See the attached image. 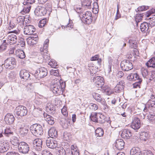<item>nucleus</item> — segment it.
I'll return each instance as SVG.
<instances>
[{
	"instance_id": "obj_1",
	"label": "nucleus",
	"mask_w": 155,
	"mask_h": 155,
	"mask_svg": "<svg viewBox=\"0 0 155 155\" xmlns=\"http://www.w3.org/2000/svg\"><path fill=\"white\" fill-rule=\"evenodd\" d=\"M49 42V40L48 39H47L45 40L43 45V48H41L40 49V53L41 56V59L42 58L43 59L46 60H49L50 59L49 54L48 53Z\"/></svg>"
},
{
	"instance_id": "obj_2",
	"label": "nucleus",
	"mask_w": 155,
	"mask_h": 155,
	"mask_svg": "<svg viewBox=\"0 0 155 155\" xmlns=\"http://www.w3.org/2000/svg\"><path fill=\"white\" fill-rule=\"evenodd\" d=\"M30 130L31 133L36 137H39L43 134V129L42 126L39 124H36L31 125Z\"/></svg>"
},
{
	"instance_id": "obj_3",
	"label": "nucleus",
	"mask_w": 155,
	"mask_h": 155,
	"mask_svg": "<svg viewBox=\"0 0 155 155\" xmlns=\"http://www.w3.org/2000/svg\"><path fill=\"white\" fill-rule=\"evenodd\" d=\"M18 149L20 153L27 154L30 151V147L28 144L26 142H21L18 145Z\"/></svg>"
},
{
	"instance_id": "obj_4",
	"label": "nucleus",
	"mask_w": 155,
	"mask_h": 155,
	"mask_svg": "<svg viewBox=\"0 0 155 155\" xmlns=\"http://www.w3.org/2000/svg\"><path fill=\"white\" fill-rule=\"evenodd\" d=\"M3 64L6 68L12 69L16 66V60L13 58H9L5 61Z\"/></svg>"
},
{
	"instance_id": "obj_5",
	"label": "nucleus",
	"mask_w": 155,
	"mask_h": 155,
	"mask_svg": "<svg viewBox=\"0 0 155 155\" xmlns=\"http://www.w3.org/2000/svg\"><path fill=\"white\" fill-rule=\"evenodd\" d=\"M48 74L47 69L44 67H41L38 69L35 74V76L38 79L46 76Z\"/></svg>"
},
{
	"instance_id": "obj_6",
	"label": "nucleus",
	"mask_w": 155,
	"mask_h": 155,
	"mask_svg": "<svg viewBox=\"0 0 155 155\" xmlns=\"http://www.w3.org/2000/svg\"><path fill=\"white\" fill-rule=\"evenodd\" d=\"M15 112L17 116L23 117L27 114L28 110L26 107L23 106L19 105L16 107Z\"/></svg>"
},
{
	"instance_id": "obj_7",
	"label": "nucleus",
	"mask_w": 155,
	"mask_h": 155,
	"mask_svg": "<svg viewBox=\"0 0 155 155\" xmlns=\"http://www.w3.org/2000/svg\"><path fill=\"white\" fill-rule=\"evenodd\" d=\"M45 7H38L36 8L34 12L35 15L37 16H44L47 14L49 15V11Z\"/></svg>"
},
{
	"instance_id": "obj_8",
	"label": "nucleus",
	"mask_w": 155,
	"mask_h": 155,
	"mask_svg": "<svg viewBox=\"0 0 155 155\" xmlns=\"http://www.w3.org/2000/svg\"><path fill=\"white\" fill-rule=\"evenodd\" d=\"M42 141L41 139L37 138L35 139L33 142L34 148L36 151H40L42 149Z\"/></svg>"
},
{
	"instance_id": "obj_9",
	"label": "nucleus",
	"mask_w": 155,
	"mask_h": 155,
	"mask_svg": "<svg viewBox=\"0 0 155 155\" xmlns=\"http://www.w3.org/2000/svg\"><path fill=\"white\" fill-rule=\"evenodd\" d=\"M120 65L122 69L124 71H128L133 68L131 63L127 60L122 61L121 62Z\"/></svg>"
},
{
	"instance_id": "obj_10",
	"label": "nucleus",
	"mask_w": 155,
	"mask_h": 155,
	"mask_svg": "<svg viewBox=\"0 0 155 155\" xmlns=\"http://www.w3.org/2000/svg\"><path fill=\"white\" fill-rule=\"evenodd\" d=\"M93 78V82L95 85L97 87H101L104 85V80L103 77L100 76H97Z\"/></svg>"
},
{
	"instance_id": "obj_11",
	"label": "nucleus",
	"mask_w": 155,
	"mask_h": 155,
	"mask_svg": "<svg viewBox=\"0 0 155 155\" xmlns=\"http://www.w3.org/2000/svg\"><path fill=\"white\" fill-rule=\"evenodd\" d=\"M46 143L47 146L49 148L56 149L58 147L57 141L54 139L48 138L46 140Z\"/></svg>"
},
{
	"instance_id": "obj_12",
	"label": "nucleus",
	"mask_w": 155,
	"mask_h": 155,
	"mask_svg": "<svg viewBox=\"0 0 155 155\" xmlns=\"http://www.w3.org/2000/svg\"><path fill=\"white\" fill-rule=\"evenodd\" d=\"M155 105V97L153 94H152L150 96V98L148 100L145 105V108L143 110L144 111H145L147 109V108H150L153 107Z\"/></svg>"
},
{
	"instance_id": "obj_13",
	"label": "nucleus",
	"mask_w": 155,
	"mask_h": 155,
	"mask_svg": "<svg viewBox=\"0 0 155 155\" xmlns=\"http://www.w3.org/2000/svg\"><path fill=\"white\" fill-rule=\"evenodd\" d=\"M140 119L137 117H134L131 124L132 128L134 130L138 129L140 127Z\"/></svg>"
},
{
	"instance_id": "obj_14",
	"label": "nucleus",
	"mask_w": 155,
	"mask_h": 155,
	"mask_svg": "<svg viewBox=\"0 0 155 155\" xmlns=\"http://www.w3.org/2000/svg\"><path fill=\"white\" fill-rule=\"evenodd\" d=\"M36 29L33 26L29 25H26L24 28V33L25 35H31L35 31Z\"/></svg>"
},
{
	"instance_id": "obj_15",
	"label": "nucleus",
	"mask_w": 155,
	"mask_h": 155,
	"mask_svg": "<svg viewBox=\"0 0 155 155\" xmlns=\"http://www.w3.org/2000/svg\"><path fill=\"white\" fill-rule=\"evenodd\" d=\"M9 148V143L6 141L0 143V153H4L7 151Z\"/></svg>"
},
{
	"instance_id": "obj_16",
	"label": "nucleus",
	"mask_w": 155,
	"mask_h": 155,
	"mask_svg": "<svg viewBox=\"0 0 155 155\" xmlns=\"http://www.w3.org/2000/svg\"><path fill=\"white\" fill-rule=\"evenodd\" d=\"M15 120V117L12 114H8L5 116L4 120L7 124L10 125L13 123Z\"/></svg>"
},
{
	"instance_id": "obj_17",
	"label": "nucleus",
	"mask_w": 155,
	"mask_h": 155,
	"mask_svg": "<svg viewBox=\"0 0 155 155\" xmlns=\"http://www.w3.org/2000/svg\"><path fill=\"white\" fill-rule=\"evenodd\" d=\"M98 123L100 124L104 123L105 121L110 123V119L109 117H107L103 114L100 113H98Z\"/></svg>"
},
{
	"instance_id": "obj_18",
	"label": "nucleus",
	"mask_w": 155,
	"mask_h": 155,
	"mask_svg": "<svg viewBox=\"0 0 155 155\" xmlns=\"http://www.w3.org/2000/svg\"><path fill=\"white\" fill-rule=\"evenodd\" d=\"M6 39L7 43L10 45L15 44L18 40L17 36L14 34L8 35Z\"/></svg>"
},
{
	"instance_id": "obj_19",
	"label": "nucleus",
	"mask_w": 155,
	"mask_h": 155,
	"mask_svg": "<svg viewBox=\"0 0 155 155\" xmlns=\"http://www.w3.org/2000/svg\"><path fill=\"white\" fill-rule=\"evenodd\" d=\"M132 136L131 131L128 129H124L122 131L121 136L122 138L127 139H130Z\"/></svg>"
},
{
	"instance_id": "obj_20",
	"label": "nucleus",
	"mask_w": 155,
	"mask_h": 155,
	"mask_svg": "<svg viewBox=\"0 0 155 155\" xmlns=\"http://www.w3.org/2000/svg\"><path fill=\"white\" fill-rule=\"evenodd\" d=\"M149 26L147 22H143L140 26V29L142 32H144L143 36H146L149 34L148 30Z\"/></svg>"
},
{
	"instance_id": "obj_21",
	"label": "nucleus",
	"mask_w": 155,
	"mask_h": 155,
	"mask_svg": "<svg viewBox=\"0 0 155 155\" xmlns=\"http://www.w3.org/2000/svg\"><path fill=\"white\" fill-rule=\"evenodd\" d=\"M124 81H120L114 88V91L117 93L122 91L124 87Z\"/></svg>"
},
{
	"instance_id": "obj_22",
	"label": "nucleus",
	"mask_w": 155,
	"mask_h": 155,
	"mask_svg": "<svg viewBox=\"0 0 155 155\" xmlns=\"http://www.w3.org/2000/svg\"><path fill=\"white\" fill-rule=\"evenodd\" d=\"M51 90L53 93L55 94H60L61 93V89L60 85H58L57 82L51 86Z\"/></svg>"
},
{
	"instance_id": "obj_23",
	"label": "nucleus",
	"mask_w": 155,
	"mask_h": 155,
	"mask_svg": "<svg viewBox=\"0 0 155 155\" xmlns=\"http://www.w3.org/2000/svg\"><path fill=\"white\" fill-rule=\"evenodd\" d=\"M35 2V0H31L30 1V0H28V2H24L23 3V4L25 5V6H24L23 10V11L21 12L22 13L24 12V13H26L29 12L30 11L31 6L26 5V4H27V3H30V4H32L33 3Z\"/></svg>"
},
{
	"instance_id": "obj_24",
	"label": "nucleus",
	"mask_w": 155,
	"mask_h": 155,
	"mask_svg": "<svg viewBox=\"0 0 155 155\" xmlns=\"http://www.w3.org/2000/svg\"><path fill=\"white\" fill-rule=\"evenodd\" d=\"M124 142L123 140L121 139L117 140L116 141L115 147L119 150H121L124 148Z\"/></svg>"
},
{
	"instance_id": "obj_25",
	"label": "nucleus",
	"mask_w": 155,
	"mask_h": 155,
	"mask_svg": "<svg viewBox=\"0 0 155 155\" xmlns=\"http://www.w3.org/2000/svg\"><path fill=\"white\" fill-rule=\"evenodd\" d=\"M38 40V38L37 37H31L27 39L28 44L31 46L35 45L37 43Z\"/></svg>"
},
{
	"instance_id": "obj_26",
	"label": "nucleus",
	"mask_w": 155,
	"mask_h": 155,
	"mask_svg": "<svg viewBox=\"0 0 155 155\" xmlns=\"http://www.w3.org/2000/svg\"><path fill=\"white\" fill-rule=\"evenodd\" d=\"M20 77L23 79L24 80H28L30 78V74L28 72L25 70H21L20 73Z\"/></svg>"
},
{
	"instance_id": "obj_27",
	"label": "nucleus",
	"mask_w": 155,
	"mask_h": 155,
	"mask_svg": "<svg viewBox=\"0 0 155 155\" xmlns=\"http://www.w3.org/2000/svg\"><path fill=\"white\" fill-rule=\"evenodd\" d=\"M48 135L52 138L56 137L58 135L57 131L54 128H51L48 131Z\"/></svg>"
},
{
	"instance_id": "obj_28",
	"label": "nucleus",
	"mask_w": 155,
	"mask_h": 155,
	"mask_svg": "<svg viewBox=\"0 0 155 155\" xmlns=\"http://www.w3.org/2000/svg\"><path fill=\"white\" fill-rule=\"evenodd\" d=\"M130 155H142L141 151L138 147H134L130 151Z\"/></svg>"
},
{
	"instance_id": "obj_29",
	"label": "nucleus",
	"mask_w": 155,
	"mask_h": 155,
	"mask_svg": "<svg viewBox=\"0 0 155 155\" xmlns=\"http://www.w3.org/2000/svg\"><path fill=\"white\" fill-rule=\"evenodd\" d=\"M10 141L11 143L14 146L18 145L20 143L18 138L15 136H12L11 137Z\"/></svg>"
},
{
	"instance_id": "obj_30",
	"label": "nucleus",
	"mask_w": 155,
	"mask_h": 155,
	"mask_svg": "<svg viewBox=\"0 0 155 155\" xmlns=\"http://www.w3.org/2000/svg\"><path fill=\"white\" fill-rule=\"evenodd\" d=\"M146 65L148 67H155V58L153 57L150 59L146 63Z\"/></svg>"
},
{
	"instance_id": "obj_31",
	"label": "nucleus",
	"mask_w": 155,
	"mask_h": 155,
	"mask_svg": "<svg viewBox=\"0 0 155 155\" xmlns=\"http://www.w3.org/2000/svg\"><path fill=\"white\" fill-rule=\"evenodd\" d=\"M15 54L17 56L21 59H23L25 57L24 51L20 49H18L16 50L15 51Z\"/></svg>"
},
{
	"instance_id": "obj_32",
	"label": "nucleus",
	"mask_w": 155,
	"mask_h": 155,
	"mask_svg": "<svg viewBox=\"0 0 155 155\" xmlns=\"http://www.w3.org/2000/svg\"><path fill=\"white\" fill-rule=\"evenodd\" d=\"M56 153L58 155H65L64 149L61 147H57L56 149Z\"/></svg>"
},
{
	"instance_id": "obj_33",
	"label": "nucleus",
	"mask_w": 155,
	"mask_h": 155,
	"mask_svg": "<svg viewBox=\"0 0 155 155\" xmlns=\"http://www.w3.org/2000/svg\"><path fill=\"white\" fill-rule=\"evenodd\" d=\"M17 21L18 20H10L8 22V28L11 30L14 28L17 24Z\"/></svg>"
},
{
	"instance_id": "obj_34",
	"label": "nucleus",
	"mask_w": 155,
	"mask_h": 155,
	"mask_svg": "<svg viewBox=\"0 0 155 155\" xmlns=\"http://www.w3.org/2000/svg\"><path fill=\"white\" fill-rule=\"evenodd\" d=\"M13 134L14 133L11 129L10 128L7 127L5 129L4 132L3 133V134L5 136L7 137H9L13 135Z\"/></svg>"
},
{
	"instance_id": "obj_35",
	"label": "nucleus",
	"mask_w": 155,
	"mask_h": 155,
	"mask_svg": "<svg viewBox=\"0 0 155 155\" xmlns=\"http://www.w3.org/2000/svg\"><path fill=\"white\" fill-rule=\"evenodd\" d=\"M98 113H94L92 114L90 116V118L91 120L94 122L98 123Z\"/></svg>"
},
{
	"instance_id": "obj_36",
	"label": "nucleus",
	"mask_w": 155,
	"mask_h": 155,
	"mask_svg": "<svg viewBox=\"0 0 155 155\" xmlns=\"http://www.w3.org/2000/svg\"><path fill=\"white\" fill-rule=\"evenodd\" d=\"M96 136L97 137H101L104 135V131L101 128H97L95 131Z\"/></svg>"
},
{
	"instance_id": "obj_37",
	"label": "nucleus",
	"mask_w": 155,
	"mask_h": 155,
	"mask_svg": "<svg viewBox=\"0 0 155 155\" xmlns=\"http://www.w3.org/2000/svg\"><path fill=\"white\" fill-rule=\"evenodd\" d=\"M19 134L21 136L24 137L28 133V130L26 127H23L19 130Z\"/></svg>"
},
{
	"instance_id": "obj_38",
	"label": "nucleus",
	"mask_w": 155,
	"mask_h": 155,
	"mask_svg": "<svg viewBox=\"0 0 155 155\" xmlns=\"http://www.w3.org/2000/svg\"><path fill=\"white\" fill-rule=\"evenodd\" d=\"M54 109L53 106L50 103L48 104L46 107V111L49 113H52L54 112Z\"/></svg>"
},
{
	"instance_id": "obj_39",
	"label": "nucleus",
	"mask_w": 155,
	"mask_h": 155,
	"mask_svg": "<svg viewBox=\"0 0 155 155\" xmlns=\"http://www.w3.org/2000/svg\"><path fill=\"white\" fill-rule=\"evenodd\" d=\"M149 9V7L147 6L143 5L139 7L137 9L135 10L137 12H140L147 10Z\"/></svg>"
},
{
	"instance_id": "obj_40",
	"label": "nucleus",
	"mask_w": 155,
	"mask_h": 155,
	"mask_svg": "<svg viewBox=\"0 0 155 155\" xmlns=\"http://www.w3.org/2000/svg\"><path fill=\"white\" fill-rule=\"evenodd\" d=\"M92 95L94 98L98 102H99L101 100L102 98L100 94L95 92H93L92 93Z\"/></svg>"
},
{
	"instance_id": "obj_41",
	"label": "nucleus",
	"mask_w": 155,
	"mask_h": 155,
	"mask_svg": "<svg viewBox=\"0 0 155 155\" xmlns=\"http://www.w3.org/2000/svg\"><path fill=\"white\" fill-rule=\"evenodd\" d=\"M150 137V135L147 132H143L141 135V138L142 140L144 141H146Z\"/></svg>"
},
{
	"instance_id": "obj_42",
	"label": "nucleus",
	"mask_w": 155,
	"mask_h": 155,
	"mask_svg": "<svg viewBox=\"0 0 155 155\" xmlns=\"http://www.w3.org/2000/svg\"><path fill=\"white\" fill-rule=\"evenodd\" d=\"M56 81L57 82V83L58 85H60L61 89V91L63 92L64 91V88L65 87V82L63 81H60L59 80H56Z\"/></svg>"
},
{
	"instance_id": "obj_43",
	"label": "nucleus",
	"mask_w": 155,
	"mask_h": 155,
	"mask_svg": "<svg viewBox=\"0 0 155 155\" xmlns=\"http://www.w3.org/2000/svg\"><path fill=\"white\" fill-rule=\"evenodd\" d=\"M98 55H96L92 57L91 58V61H95L97 60L98 63L100 64L101 62V59L99 58Z\"/></svg>"
},
{
	"instance_id": "obj_44",
	"label": "nucleus",
	"mask_w": 155,
	"mask_h": 155,
	"mask_svg": "<svg viewBox=\"0 0 155 155\" xmlns=\"http://www.w3.org/2000/svg\"><path fill=\"white\" fill-rule=\"evenodd\" d=\"M129 43L130 45V46L132 48H135L137 47V42L136 41L134 40V39H130L129 40Z\"/></svg>"
},
{
	"instance_id": "obj_45",
	"label": "nucleus",
	"mask_w": 155,
	"mask_h": 155,
	"mask_svg": "<svg viewBox=\"0 0 155 155\" xmlns=\"http://www.w3.org/2000/svg\"><path fill=\"white\" fill-rule=\"evenodd\" d=\"M141 70L143 76L144 78H147L148 74L147 69L144 68H142Z\"/></svg>"
},
{
	"instance_id": "obj_46",
	"label": "nucleus",
	"mask_w": 155,
	"mask_h": 155,
	"mask_svg": "<svg viewBox=\"0 0 155 155\" xmlns=\"http://www.w3.org/2000/svg\"><path fill=\"white\" fill-rule=\"evenodd\" d=\"M48 64L50 65L51 68H57V62H56L55 60H51L49 62Z\"/></svg>"
},
{
	"instance_id": "obj_47",
	"label": "nucleus",
	"mask_w": 155,
	"mask_h": 155,
	"mask_svg": "<svg viewBox=\"0 0 155 155\" xmlns=\"http://www.w3.org/2000/svg\"><path fill=\"white\" fill-rule=\"evenodd\" d=\"M90 108L92 110H95L98 108V106L96 104L91 103L89 104Z\"/></svg>"
},
{
	"instance_id": "obj_48",
	"label": "nucleus",
	"mask_w": 155,
	"mask_h": 155,
	"mask_svg": "<svg viewBox=\"0 0 155 155\" xmlns=\"http://www.w3.org/2000/svg\"><path fill=\"white\" fill-rule=\"evenodd\" d=\"M154 13H155V8H153L151 10L147 12L145 15V17H148Z\"/></svg>"
},
{
	"instance_id": "obj_49",
	"label": "nucleus",
	"mask_w": 155,
	"mask_h": 155,
	"mask_svg": "<svg viewBox=\"0 0 155 155\" xmlns=\"http://www.w3.org/2000/svg\"><path fill=\"white\" fill-rule=\"evenodd\" d=\"M134 81H137L138 83H141L142 81L141 78H140V76L136 73H134Z\"/></svg>"
},
{
	"instance_id": "obj_50",
	"label": "nucleus",
	"mask_w": 155,
	"mask_h": 155,
	"mask_svg": "<svg viewBox=\"0 0 155 155\" xmlns=\"http://www.w3.org/2000/svg\"><path fill=\"white\" fill-rule=\"evenodd\" d=\"M24 124L22 121H18L16 124L17 127L18 128L19 130L24 127Z\"/></svg>"
},
{
	"instance_id": "obj_51",
	"label": "nucleus",
	"mask_w": 155,
	"mask_h": 155,
	"mask_svg": "<svg viewBox=\"0 0 155 155\" xmlns=\"http://www.w3.org/2000/svg\"><path fill=\"white\" fill-rule=\"evenodd\" d=\"M47 20H40L38 24V26L40 28L44 27L47 22Z\"/></svg>"
},
{
	"instance_id": "obj_52",
	"label": "nucleus",
	"mask_w": 155,
	"mask_h": 155,
	"mask_svg": "<svg viewBox=\"0 0 155 155\" xmlns=\"http://www.w3.org/2000/svg\"><path fill=\"white\" fill-rule=\"evenodd\" d=\"M61 113L65 117L68 115V112L67 110V108L66 107L64 106L61 110Z\"/></svg>"
},
{
	"instance_id": "obj_53",
	"label": "nucleus",
	"mask_w": 155,
	"mask_h": 155,
	"mask_svg": "<svg viewBox=\"0 0 155 155\" xmlns=\"http://www.w3.org/2000/svg\"><path fill=\"white\" fill-rule=\"evenodd\" d=\"M70 134L67 132H65L64 133L63 138L64 140H68L69 139Z\"/></svg>"
},
{
	"instance_id": "obj_54",
	"label": "nucleus",
	"mask_w": 155,
	"mask_h": 155,
	"mask_svg": "<svg viewBox=\"0 0 155 155\" xmlns=\"http://www.w3.org/2000/svg\"><path fill=\"white\" fill-rule=\"evenodd\" d=\"M50 74L52 75L58 76L59 75V73L58 70L52 69L50 71Z\"/></svg>"
},
{
	"instance_id": "obj_55",
	"label": "nucleus",
	"mask_w": 155,
	"mask_h": 155,
	"mask_svg": "<svg viewBox=\"0 0 155 155\" xmlns=\"http://www.w3.org/2000/svg\"><path fill=\"white\" fill-rule=\"evenodd\" d=\"M44 117L45 120L47 122H49V120H51L54 119V118L51 116L47 114H44Z\"/></svg>"
},
{
	"instance_id": "obj_56",
	"label": "nucleus",
	"mask_w": 155,
	"mask_h": 155,
	"mask_svg": "<svg viewBox=\"0 0 155 155\" xmlns=\"http://www.w3.org/2000/svg\"><path fill=\"white\" fill-rule=\"evenodd\" d=\"M41 100V99H39L38 100H36L35 101L36 104L40 107H41L43 105V103Z\"/></svg>"
},
{
	"instance_id": "obj_57",
	"label": "nucleus",
	"mask_w": 155,
	"mask_h": 155,
	"mask_svg": "<svg viewBox=\"0 0 155 155\" xmlns=\"http://www.w3.org/2000/svg\"><path fill=\"white\" fill-rule=\"evenodd\" d=\"M42 155H52V154L47 150H45L42 152Z\"/></svg>"
},
{
	"instance_id": "obj_58",
	"label": "nucleus",
	"mask_w": 155,
	"mask_h": 155,
	"mask_svg": "<svg viewBox=\"0 0 155 155\" xmlns=\"http://www.w3.org/2000/svg\"><path fill=\"white\" fill-rule=\"evenodd\" d=\"M91 70H90L92 76H94V74H95V73L97 71L98 69L96 67H93L92 69H91Z\"/></svg>"
},
{
	"instance_id": "obj_59",
	"label": "nucleus",
	"mask_w": 155,
	"mask_h": 155,
	"mask_svg": "<svg viewBox=\"0 0 155 155\" xmlns=\"http://www.w3.org/2000/svg\"><path fill=\"white\" fill-rule=\"evenodd\" d=\"M127 79L130 81H134V73H131L127 77Z\"/></svg>"
},
{
	"instance_id": "obj_60",
	"label": "nucleus",
	"mask_w": 155,
	"mask_h": 155,
	"mask_svg": "<svg viewBox=\"0 0 155 155\" xmlns=\"http://www.w3.org/2000/svg\"><path fill=\"white\" fill-rule=\"evenodd\" d=\"M25 20H18L17 21V23L21 26V27H22L23 26L25 25L24 21Z\"/></svg>"
},
{
	"instance_id": "obj_61",
	"label": "nucleus",
	"mask_w": 155,
	"mask_h": 155,
	"mask_svg": "<svg viewBox=\"0 0 155 155\" xmlns=\"http://www.w3.org/2000/svg\"><path fill=\"white\" fill-rule=\"evenodd\" d=\"M75 150H71V153L72 155H79V152L77 150L76 148H75Z\"/></svg>"
},
{
	"instance_id": "obj_62",
	"label": "nucleus",
	"mask_w": 155,
	"mask_h": 155,
	"mask_svg": "<svg viewBox=\"0 0 155 155\" xmlns=\"http://www.w3.org/2000/svg\"><path fill=\"white\" fill-rule=\"evenodd\" d=\"M6 155H20L17 152L11 151L8 152Z\"/></svg>"
},
{
	"instance_id": "obj_63",
	"label": "nucleus",
	"mask_w": 155,
	"mask_h": 155,
	"mask_svg": "<svg viewBox=\"0 0 155 155\" xmlns=\"http://www.w3.org/2000/svg\"><path fill=\"white\" fill-rule=\"evenodd\" d=\"M148 23L149 24V25L152 27L155 25V20H150Z\"/></svg>"
},
{
	"instance_id": "obj_64",
	"label": "nucleus",
	"mask_w": 155,
	"mask_h": 155,
	"mask_svg": "<svg viewBox=\"0 0 155 155\" xmlns=\"http://www.w3.org/2000/svg\"><path fill=\"white\" fill-rule=\"evenodd\" d=\"M143 155H154L153 153H152V152L150 151H145L143 152Z\"/></svg>"
}]
</instances>
